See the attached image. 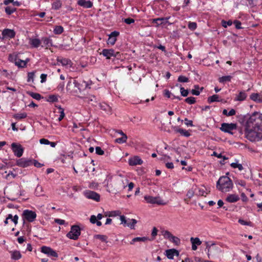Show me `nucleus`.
<instances>
[{
	"label": "nucleus",
	"instance_id": "a19ab883",
	"mask_svg": "<svg viewBox=\"0 0 262 262\" xmlns=\"http://www.w3.org/2000/svg\"><path fill=\"white\" fill-rule=\"evenodd\" d=\"M112 179L113 178L111 177H107L104 182L105 186L108 189H110L112 187L111 186L112 184H110V182H112Z\"/></svg>",
	"mask_w": 262,
	"mask_h": 262
},
{
	"label": "nucleus",
	"instance_id": "8fccbe9b",
	"mask_svg": "<svg viewBox=\"0 0 262 262\" xmlns=\"http://www.w3.org/2000/svg\"><path fill=\"white\" fill-rule=\"evenodd\" d=\"M85 101L89 103H90L91 102H96V98L95 96H90L85 99Z\"/></svg>",
	"mask_w": 262,
	"mask_h": 262
},
{
	"label": "nucleus",
	"instance_id": "4be33fe9",
	"mask_svg": "<svg viewBox=\"0 0 262 262\" xmlns=\"http://www.w3.org/2000/svg\"><path fill=\"white\" fill-rule=\"evenodd\" d=\"M169 17L157 18L152 20V22L156 24V27H159L161 25L168 22Z\"/></svg>",
	"mask_w": 262,
	"mask_h": 262
},
{
	"label": "nucleus",
	"instance_id": "49530a36",
	"mask_svg": "<svg viewBox=\"0 0 262 262\" xmlns=\"http://www.w3.org/2000/svg\"><path fill=\"white\" fill-rule=\"evenodd\" d=\"M222 25L224 28H227L228 26H230L233 24L232 20H229L228 21H226L224 20H222L221 21Z\"/></svg>",
	"mask_w": 262,
	"mask_h": 262
},
{
	"label": "nucleus",
	"instance_id": "052dcab7",
	"mask_svg": "<svg viewBox=\"0 0 262 262\" xmlns=\"http://www.w3.org/2000/svg\"><path fill=\"white\" fill-rule=\"evenodd\" d=\"M9 60L10 61L14 62V63H15V61H16V60H17V55H16V54H15V53H13V54H10V55L9 56Z\"/></svg>",
	"mask_w": 262,
	"mask_h": 262
},
{
	"label": "nucleus",
	"instance_id": "412c9836",
	"mask_svg": "<svg viewBox=\"0 0 262 262\" xmlns=\"http://www.w3.org/2000/svg\"><path fill=\"white\" fill-rule=\"evenodd\" d=\"M250 98L256 103H262V95L259 93H252L250 96Z\"/></svg>",
	"mask_w": 262,
	"mask_h": 262
},
{
	"label": "nucleus",
	"instance_id": "f8f14e48",
	"mask_svg": "<svg viewBox=\"0 0 262 262\" xmlns=\"http://www.w3.org/2000/svg\"><path fill=\"white\" fill-rule=\"evenodd\" d=\"M236 125L234 123H223L221 125V130L225 133H231V132L235 129Z\"/></svg>",
	"mask_w": 262,
	"mask_h": 262
},
{
	"label": "nucleus",
	"instance_id": "bf43d9fd",
	"mask_svg": "<svg viewBox=\"0 0 262 262\" xmlns=\"http://www.w3.org/2000/svg\"><path fill=\"white\" fill-rule=\"evenodd\" d=\"M178 132L185 137H189L190 136L189 132L185 129H179Z\"/></svg>",
	"mask_w": 262,
	"mask_h": 262
},
{
	"label": "nucleus",
	"instance_id": "cd10ccee",
	"mask_svg": "<svg viewBox=\"0 0 262 262\" xmlns=\"http://www.w3.org/2000/svg\"><path fill=\"white\" fill-rule=\"evenodd\" d=\"M29 61V59H26V60H21L19 59H17L15 61V65L19 68H24L26 66L27 62Z\"/></svg>",
	"mask_w": 262,
	"mask_h": 262
},
{
	"label": "nucleus",
	"instance_id": "c03bdc74",
	"mask_svg": "<svg viewBox=\"0 0 262 262\" xmlns=\"http://www.w3.org/2000/svg\"><path fill=\"white\" fill-rule=\"evenodd\" d=\"M230 165L232 168H238L240 171L243 169V165L237 162L232 163Z\"/></svg>",
	"mask_w": 262,
	"mask_h": 262
},
{
	"label": "nucleus",
	"instance_id": "423d86ee",
	"mask_svg": "<svg viewBox=\"0 0 262 262\" xmlns=\"http://www.w3.org/2000/svg\"><path fill=\"white\" fill-rule=\"evenodd\" d=\"M22 217L24 221L26 220L29 222H33L36 217V214L34 211L26 209L24 210Z\"/></svg>",
	"mask_w": 262,
	"mask_h": 262
},
{
	"label": "nucleus",
	"instance_id": "ea45409f",
	"mask_svg": "<svg viewBox=\"0 0 262 262\" xmlns=\"http://www.w3.org/2000/svg\"><path fill=\"white\" fill-rule=\"evenodd\" d=\"M28 94L32 97L33 99H35L37 100H39L42 98L41 96L37 93H34V92H28Z\"/></svg>",
	"mask_w": 262,
	"mask_h": 262
},
{
	"label": "nucleus",
	"instance_id": "a878e982",
	"mask_svg": "<svg viewBox=\"0 0 262 262\" xmlns=\"http://www.w3.org/2000/svg\"><path fill=\"white\" fill-rule=\"evenodd\" d=\"M239 198L238 195L235 194H231L228 195L226 201L229 203H234L238 201Z\"/></svg>",
	"mask_w": 262,
	"mask_h": 262
},
{
	"label": "nucleus",
	"instance_id": "864d4df0",
	"mask_svg": "<svg viewBox=\"0 0 262 262\" xmlns=\"http://www.w3.org/2000/svg\"><path fill=\"white\" fill-rule=\"evenodd\" d=\"M185 102L189 104H194L195 102V98L193 97H188L185 99Z\"/></svg>",
	"mask_w": 262,
	"mask_h": 262
},
{
	"label": "nucleus",
	"instance_id": "9b49d317",
	"mask_svg": "<svg viewBox=\"0 0 262 262\" xmlns=\"http://www.w3.org/2000/svg\"><path fill=\"white\" fill-rule=\"evenodd\" d=\"M41 252L42 253L46 254L48 256H49V257H58V254L57 253V252L49 247L42 246L41 248Z\"/></svg>",
	"mask_w": 262,
	"mask_h": 262
},
{
	"label": "nucleus",
	"instance_id": "7c9ffc66",
	"mask_svg": "<svg viewBox=\"0 0 262 262\" xmlns=\"http://www.w3.org/2000/svg\"><path fill=\"white\" fill-rule=\"evenodd\" d=\"M194 89H192L191 91V94L193 95L198 96L200 95L201 91H202L203 88H200L199 86L198 85H194Z\"/></svg>",
	"mask_w": 262,
	"mask_h": 262
},
{
	"label": "nucleus",
	"instance_id": "473e14b6",
	"mask_svg": "<svg viewBox=\"0 0 262 262\" xmlns=\"http://www.w3.org/2000/svg\"><path fill=\"white\" fill-rule=\"evenodd\" d=\"M58 95H50L48 96L47 101L49 102H55L58 101Z\"/></svg>",
	"mask_w": 262,
	"mask_h": 262
},
{
	"label": "nucleus",
	"instance_id": "09e8293b",
	"mask_svg": "<svg viewBox=\"0 0 262 262\" xmlns=\"http://www.w3.org/2000/svg\"><path fill=\"white\" fill-rule=\"evenodd\" d=\"M169 241H170L171 242L174 243L177 245H178L180 243V239L178 237L174 236V235H172L171 238H170V239Z\"/></svg>",
	"mask_w": 262,
	"mask_h": 262
},
{
	"label": "nucleus",
	"instance_id": "2eb2a0df",
	"mask_svg": "<svg viewBox=\"0 0 262 262\" xmlns=\"http://www.w3.org/2000/svg\"><path fill=\"white\" fill-rule=\"evenodd\" d=\"M165 255L168 259H173L174 256H178L179 255V252L175 249H170L165 251Z\"/></svg>",
	"mask_w": 262,
	"mask_h": 262
},
{
	"label": "nucleus",
	"instance_id": "4d7b16f0",
	"mask_svg": "<svg viewBox=\"0 0 262 262\" xmlns=\"http://www.w3.org/2000/svg\"><path fill=\"white\" fill-rule=\"evenodd\" d=\"M178 81L180 82H187L188 78L184 76L181 75L178 77Z\"/></svg>",
	"mask_w": 262,
	"mask_h": 262
},
{
	"label": "nucleus",
	"instance_id": "13d9d810",
	"mask_svg": "<svg viewBox=\"0 0 262 262\" xmlns=\"http://www.w3.org/2000/svg\"><path fill=\"white\" fill-rule=\"evenodd\" d=\"M238 222L239 224H241L242 225H247V226H252V224L250 222H247V221H245L242 219L238 220Z\"/></svg>",
	"mask_w": 262,
	"mask_h": 262
},
{
	"label": "nucleus",
	"instance_id": "39448f33",
	"mask_svg": "<svg viewBox=\"0 0 262 262\" xmlns=\"http://www.w3.org/2000/svg\"><path fill=\"white\" fill-rule=\"evenodd\" d=\"M144 198L147 203L157 204L159 205H164L166 204V203H165L160 196L154 197L150 195H145Z\"/></svg>",
	"mask_w": 262,
	"mask_h": 262
},
{
	"label": "nucleus",
	"instance_id": "3c124183",
	"mask_svg": "<svg viewBox=\"0 0 262 262\" xmlns=\"http://www.w3.org/2000/svg\"><path fill=\"white\" fill-rule=\"evenodd\" d=\"M127 139V136H124V137L116 139V142L119 143H124L126 142Z\"/></svg>",
	"mask_w": 262,
	"mask_h": 262
},
{
	"label": "nucleus",
	"instance_id": "2f4dec72",
	"mask_svg": "<svg viewBox=\"0 0 262 262\" xmlns=\"http://www.w3.org/2000/svg\"><path fill=\"white\" fill-rule=\"evenodd\" d=\"M57 61L62 66H71V61L68 58L58 59Z\"/></svg>",
	"mask_w": 262,
	"mask_h": 262
},
{
	"label": "nucleus",
	"instance_id": "e433bc0d",
	"mask_svg": "<svg viewBox=\"0 0 262 262\" xmlns=\"http://www.w3.org/2000/svg\"><path fill=\"white\" fill-rule=\"evenodd\" d=\"M162 235L166 239L169 240L172 236V234L168 230H163L161 231Z\"/></svg>",
	"mask_w": 262,
	"mask_h": 262
},
{
	"label": "nucleus",
	"instance_id": "6e6d98bb",
	"mask_svg": "<svg viewBox=\"0 0 262 262\" xmlns=\"http://www.w3.org/2000/svg\"><path fill=\"white\" fill-rule=\"evenodd\" d=\"M235 183L236 185H240L243 187H245L246 185L245 181L242 180H237L235 181Z\"/></svg>",
	"mask_w": 262,
	"mask_h": 262
},
{
	"label": "nucleus",
	"instance_id": "69168bd1",
	"mask_svg": "<svg viewBox=\"0 0 262 262\" xmlns=\"http://www.w3.org/2000/svg\"><path fill=\"white\" fill-rule=\"evenodd\" d=\"M114 181L115 182H116V183L121 182L122 183V187L123 188H124V189L125 188H126V187L127 186V185L125 184V183H124L123 181V180H120V179H119V178H115L114 179Z\"/></svg>",
	"mask_w": 262,
	"mask_h": 262
},
{
	"label": "nucleus",
	"instance_id": "f704fd0d",
	"mask_svg": "<svg viewBox=\"0 0 262 262\" xmlns=\"http://www.w3.org/2000/svg\"><path fill=\"white\" fill-rule=\"evenodd\" d=\"M232 79V76L228 75V76H224L220 77L219 79V81L220 83H224L227 81H230Z\"/></svg>",
	"mask_w": 262,
	"mask_h": 262
},
{
	"label": "nucleus",
	"instance_id": "5701e85b",
	"mask_svg": "<svg viewBox=\"0 0 262 262\" xmlns=\"http://www.w3.org/2000/svg\"><path fill=\"white\" fill-rule=\"evenodd\" d=\"M77 3L79 6L84 8H90L93 6L92 3L90 1L79 0Z\"/></svg>",
	"mask_w": 262,
	"mask_h": 262
},
{
	"label": "nucleus",
	"instance_id": "0eeeda50",
	"mask_svg": "<svg viewBox=\"0 0 262 262\" xmlns=\"http://www.w3.org/2000/svg\"><path fill=\"white\" fill-rule=\"evenodd\" d=\"M11 148L15 156L20 157L24 152V148L19 144L13 143L11 144Z\"/></svg>",
	"mask_w": 262,
	"mask_h": 262
},
{
	"label": "nucleus",
	"instance_id": "58836bf2",
	"mask_svg": "<svg viewBox=\"0 0 262 262\" xmlns=\"http://www.w3.org/2000/svg\"><path fill=\"white\" fill-rule=\"evenodd\" d=\"M90 222L92 224H96L98 226H100L102 224L101 222L99 221H97L96 216L93 215L90 217Z\"/></svg>",
	"mask_w": 262,
	"mask_h": 262
},
{
	"label": "nucleus",
	"instance_id": "f03ea898",
	"mask_svg": "<svg viewBox=\"0 0 262 262\" xmlns=\"http://www.w3.org/2000/svg\"><path fill=\"white\" fill-rule=\"evenodd\" d=\"M217 188L223 192L230 191L233 187V183L231 179L227 176L221 177L216 183Z\"/></svg>",
	"mask_w": 262,
	"mask_h": 262
},
{
	"label": "nucleus",
	"instance_id": "a211bd4d",
	"mask_svg": "<svg viewBox=\"0 0 262 262\" xmlns=\"http://www.w3.org/2000/svg\"><path fill=\"white\" fill-rule=\"evenodd\" d=\"M41 43H42L41 47H45L47 49L53 46L52 40L49 37H42L41 39Z\"/></svg>",
	"mask_w": 262,
	"mask_h": 262
},
{
	"label": "nucleus",
	"instance_id": "20e7f679",
	"mask_svg": "<svg viewBox=\"0 0 262 262\" xmlns=\"http://www.w3.org/2000/svg\"><path fill=\"white\" fill-rule=\"evenodd\" d=\"M120 220L121 221V224H122L124 227H128L131 229H135V225L137 223V221L135 219H126L124 215H120Z\"/></svg>",
	"mask_w": 262,
	"mask_h": 262
},
{
	"label": "nucleus",
	"instance_id": "37998d69",
	"mask_svg": "<svg viewBox=\"0 0 262 262\" xmlns=\"http://www.w3.org/2000/svg\"><path fill=\"white\" fill-rule=\"evenodd\" d=\"M190 241H191L192 245L194 244L196 246H199L202 244V242L198 237H195V238L191 237L190 238Z\"/></svg>",
	"mask_w": 262,
	"mask_h": 262
},
{
	"label": "nucleus",
	"instance_id": "c85d7f7f",
	"mask_svg": "<svg viewBox=\"0 0 262 262\" xmlns=\"http://www.w3.org/2000/svg\"><path fill=\"white\" fill-rule=\"evenodd\" d=\"M13 118L17 120H21L27 117V114L26 112H19L13 115Z\"/></svg>",
	"mask_w": 262,
	"mask_h": 262
},
{
	"label": "nucleus",
	"instance_id": "4468645a",
	"mask_svg": "<svg viewBox=\"0 0 262 262\" xmlns=\"http://www.w3.org/2000/svg\"><path fill=\"white\" fill-rule=\"evenodd\" d=\"M206 249L208 250L207 255L209 258L214 254V252H218L220 251V249L217 246H216L214 244H212L211 245H208Z\"/></svg>",
	"mask_w": 262,
	"mask_h": 262
},
{
	"label": "nucleus",
	"instance_id": "338daca9",
	"mask_svg": "<svg viewBox=\"0 0 262 262\" xmlns=\"http://www.w3.org/2000/svg\"><path fill=\"white\" fill-rule=\"evenodd\" d=\"M233 24L235 25V28L237 29H242V27L241 26L242 24L239 20H234L233 21Z\"/></svg>",
	"mask_w": 262,
	"mask_h": 262
},
{
	"label": "nucleus",
	"instance_id": "7ed1b4c3",
	"mask_svg": "<svg viewBox=\"0 0 262 262\" xmlns=\"http://www.w3.org/2000/svg\"><path fill=\"white\" fill-rule=\"evenodd\" d=\"M80 234V227L77 225H73L71 226L70 231L67 234V237L71 239L77 240Z\"/></svg>",
	"mask_w": 262,
	"mask_h": 262
},
{
	"label": "nucleus",
	"instance_id": "72a5a7b5",
	"mask_svg": "<svg viewBox=\"0 0 262 262\" xmlns=\"http://www.w3.org/2000/svg\"><path fill=\"white\" fill-rule=\"evenodd\" d=\"M62 6V3L60 1L56 0L52 4V8L54 10L59 9Z\"/></svg>",
	"mask_w": 262,
	"mask_h": 262
},
{
	"label": "nucleus",
	"instance_id": "9d476101",
	"mask_svg": "<svg viewBox=\"0 0 262 262\" xmlns=\"http://www.w3.org/2000/svg\"><path fill=\"white\" fill-rule=\"evenodd\" d=\"M84 195L89 199H92L98 202L100 200V195L97 192L91 190H85L83 192Z\"/></svg>",
	"mask_w": 262,
	"mask_h": 262
},
{
	"label": "nucleus",
	"instance_id": "774afa93",
	"mask_svg": "<svg viewBox=\"0 0 262 262\" xmlns=\"http://www.w3.org/2000/svg\"><path fill=\"white\" fill-rule=\"evenodd\" d=\"M64 82H60L59 83L57 87V89L58 91H60L61 92L63 91L64 90Z\"/></svg>",
	"mask_w": 262,
	"mask_h": 262
},
{
	"label": "nucleus",
	"instance_id": "79ce46f5",
	"mask_svg": "<svg viewBox=\"0 0 262 262\" xmlns=\"http://www.w3.org/2000/svg\"><path fill=\"white\" fill-rule=\"evenodd\" d=\"M63 31V28L61 26H57L55 27L54 29V33L55 34H60Z\"/></svg>",
	"mask_w": 262,
	"mask_h": 262
},
{
	"label": "nucleus",
	"instance_id": "a18cd8bd",
	"mask_svg": "<svg viewBox=\"0 0 262 262\" xmlns=\"http://www.w3.org/2000/svg\"><path fill=\"white\" fill-rule=\"evenodd\" d=\"M16 10V9L13 7H11L10 6H7L5 8V11L6 13L10 15L12 13H13L14 12H15Z\"/></svg>",
	"mask_w": 262,
	"mask_h": 262
},
{
	"label": "nucleus",
	"instance_id": "6e6552de",
	"mask_svg": "<svg viewBox=\"0 0 262 262\" xmlns=\"http://www.w3.org/2000/svg\"><path fill=\"white\" fill-rule=\"evenodd\" d=\"M101 54L107 59H111L112 57H118L120 55L119 52H116L113 49H103Z\"/></svg>",
	"mask_w": 262,
	"mask_h": 262
},
{
	"label": "nucleus",
	"instance_id": "393cba45",
	"mask_svg": "<svg viewBox=\"0 0 262 262\" xmlns=\"http://www.w3.org/2000/svg\"><path fill=\"white\" fill-rule=\"evenodd\" d=\"M149 240V238L147 237H137L133 238V239L130 242V244L131 245H134L136 242H146Z\"/></svg>",
	"mask_w": 262,
	"mask_h": 262
},
{
	"label": "nucleus",
	"instance_id": "aec40b11",
	"mask_svg": "<svg viewBox=\"0 0 262 262\" xmlns=\"http://www.w3.org/2000/svg\"><path fill=\"white\" fill-rule=\"evenodd\" d=\"M247 97V94L245 91H241L239 93L236 95L234 98V101H243L246 100Z\"/></svg>",
	"mask_w": 262,
	"mask_h": 262
},
{
	"label": "nucleus",
	"instance_id": "b1692460",
	"mask_svg": "<svg viewBox=\"0 0 262 262\" xmlns=\"http://www.w3.org/2000/svg\"><path fill=\"white\" fill-rule=\"evenodd\" d=\"M11 259L13 260H18L21 258V254L19 251L13 250L10 252Z\"/></svg>",
	"mask_w": 262,
	"mask_h": 262
},
{
	"label": "nucleus",
	"instance_id": "4c0bfd02",
	"mask_svg": "<svg viewBox=\"0 0 262 262\" xmlns=\"http://www.w3.org/2000/svg\"><path fill=\"white\" fill-rule=\"evenodd\" d=\"M223 114L227 116H232L235 115L236 111L234 109H231L229 112H228L227 110L224 109L223 111Z\"/></svg>",
	"mask_w": 262,
	"mask_h": 262
},
{
	"label": "nucleus",
	"instance_id": "680f3d73",
	"mask_svg": "<svg viewBox=\"0 0 262 262\" xmlns=\"http://www.w3.org/2000/svg\"><path fill=\"white\" fill-rule=\"evenodd\" d=\"M73 83L74 84V86L77 88L79 92H80L82 89V85L79 82H78V81L76 80H74Z\"/></svg>",
	"mask_w": 262,
	"mask_h": 262
},
{
	"label": "nucleus",
	"instance_id": "c9c22d12",
	"mask_svg": "<svg viewBox=\"0 0 262 262\" xmlns=\"http://www.w3.org/2000/svg\"><path fill=\"white\" fill-rule=\"evenodd\" d=\"M219 97L217 95H213L210 97H209L208 98V102L209 103L214 102H219Z\"/></svg>",
	"mask_w": 262,
	"mask_h": 262
},
{
	"label": "nucleus",
	"instance_id": "603ef678",
	"mask_svg": "<svg viewBox=\"0 0 262 262\" xmlns=\"http://www.w3.org/2000/svg\"><path fill=\"white\" fill-rule=\"evenodd\" d=\"M94 238L99 239L102 242H106L107 237L106 236L100 234H96L94 235Z\"/></svg>",
	"mask_w": 262,
	"mask_h": 262
},
{
	"label": "nucleus",
	"instance_id": "0e129e2a",
	"mask_svg": "<svg viewBox=\"0 0 262 262\" xmlns=\"http://www.w3.org/2000/svg\"><path fill=\"white\" fill-rule=\"evenodd\" d=\"M95 150L96 153L98 155H103L104 154V151L101 149L100 147H96Z\"/></svg>",
	"mask_w": 262,
	"mask_h": 262
},
{
	"label": "nucleus",
	"instance_id": "f3484780",
	"mask_svg": "<svg viewBox=\"0 0 262 262\" xmlns=\"http://www.w3.org/2000/svg\"><path fill=\"white\" fill-rule=\"evenodd\" d=\"M143 161L138 156H134L129 159L128 164L130 166H135L137 165H141Z\"/></svg>",
	"mask_w": 262,
	"mask_h": 262
},
{
	"label": "nucleus",
	"instance_id": "de8ad7c7",
	"mask_svg": "<svg viewBox=\"0 0 262 262\" xmlns=\"http://www.w3.org/2000/svg\"><path fill=\"white\" fill-rule=\"evenodd\" d=\"M42 191V188L40 186H37L36 188L35 193L36 196H41L43 194L41 193Z\"/></svg>",
	"mask_w": 262,
	"mask_h": 262
},
{
	"label": "nucleus",
	"instance_id": "f257e3e1",
	"mask_svg": "<svg viewBox=\"0 0 262 262\" xmlns=\"http://www.w3.org/2000/svg\"><path fill=\"white\" fill-rule=\"evenodd\" d=\"M245 136L251 142L262 140V114L253 113L246 120L244 125Z\"/></svg>",
	"mask_w": 262,
	"mask_h": 262
},
{
	"label": "nucleus",
	"instance_id": "bb28decb",
	"mask_svg": "<svg viewBox=\"0 0 262 262\" xmlns=\"http://www.w3.org/2000/svg\"><path fill=\"white\" fill-rule=\"evenodd\" d=\"M99 106L100 108L104 111L105 112H106L107 114L111 113L112 112V108L111 107L106 103H100L99 104Z\"/></svg>",
	"mask_w": 262,
	"mask_h": 262
},
{
	"label": "nucleus",
	"instance_id": "1a4fd4ad",
	"mask_svg": "<svg viewBox=\"0 0 262 262\" xmlns=\"http://www.w3.org/2000/svg\"><path fill=\"white\" fill-rule=\"evenodd\" d=\"M15 32L13 29H5L3 30L2 34L3 35L1 39H10L15 36Z\"/></svg>",
	"mask_w": 262,
	"mask_h": 262
},
{
	"label": "nucleus",
	"instance_id": "5fc2aeb1",
	"mask_svg": "<svg viewBox=\"0 0 262 262\" xmlns=\"http://www.w3.org/2000/svg\"><path fill=\"white\" fill-rule=\"evenodd\" d=\"M188 28L191 30H194L197 27V25L195 22H190L188 25Z\"/></svg>",
	"mask_w": 262,
	"mask_h": 262
},
{
	"label": "nucleus",
	"instance_id": "c756f323",
	"mask_svg": "<svg viewBox=\"0 0 262 262\" xmlns=\"http://www.w3.org/2000/svg\"><path fill=\"white\" fill-rule=\"evenodd\" d=\"M59 110L58 113L59 114V117L58 118L59 121H61L65 116L64 109L61 107L60 105L56 106Z\"/></svg>",
	"mask_w": 262,
	"mask_h": 262
},
{
	"label": "nucleus",
	"instance_id": "ddd939ff",
	"mask_svg": "<svg viewBox=\"0 0 262 262\" xmlns=\"http://www.w3.org/2000/svg\"><path fill=\"white\" fill-rule=\"evenodd\" d=\"M16 164L21 167H27L33 164V161L25 158H21L17 160Z\"/></svg>",
	"mask_w": 262,
	"mask_h": 262
},
{
	"label": "nucleus",
	"instance_id": "dca6fc26",
	"mask_svg": "<svg viewBox=\"0 0 262 262\" xmlns=\"http://www.w3.org/2000/svg\"><path fill=\"white\" fill-rule=\"evenodd\" d=\"M119 35V33L117 31H114V32H112L109 35V37L108 38L107 43L108 45L113 46L115 43V42L117 40L116 37Z\"/></svg>",
	"mask_w": 262,
	"mask_h": 262
},
{
	"label": "nucleus",
	"instance_id": "e2e57ef3",
	"mask_svg": "<svg viewBox=\"0 0 262 262\" xmlns=\"http://www.w3.org/2000/svg\"><path fill=\"white\" fill-rule=\"evenodd\" d=\"M180 93L182 96L184 97H186L188 94V91L187 90H185L184 88L181 87L180 88Z\"/></svg>",
	"mask_w": 262,
	"mask_h": 262
},
{
	"label": "nucleus",
	"instance_id": "6ab92c4d",
	"mask_svg": "<svg viewBox=\"0 0 262 262\" xmlns=\"http://www.w3.org/2000/svg\"><path fill=\"white\" fill-rule=\"evenodd\" d=\"M29 43L32 48H37L41 45V40L37 38H30Z\"/></svg>",
	"mask_w": 262,
	"mask_h": 262
}]
</instances>
